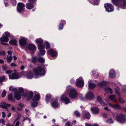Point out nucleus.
Wrapping results in <instances>:
<instances>
[{
  "mask_svg": "<svg viewBox=\"0 0 126 126\" xmlns=\"http://www.w3.org/2000/svg\"><path fill=\"white\" fill-rule=\"evenodd\" d=\"M112 3L115 6L123 8L126 6V0H111Z\"/></svg>",
  "mask_w": 126,
  "mask_h": 126,
  "instance_id": "nucleus-1",
  "label": "nucleus"
},
{
  "mask_svg": "<svg viewBox=\"0 0 126 126\" xmlns=\"http://www.w3.org/2000/svg\"><path fill=\"white\" fill-rule=\"evenodd\" d=\"M33 72L36 76L39 75H44L46 71L44 68L41 66H38L36 68H34L33 69Z\"/></svg>",
  "mask_w": 126,
  "mask_h": 126,
  "instance_id": "nucleus-2",
  "label": "nucleus"
},
{
  "mask_svg": "<svg viewBox=\"0 0 126 126\" xmlns=\"http://www.w3.org/2000/svg\"><path fill=\"white\" fill-rule=\"evenodd\" d=\"M25 6V4L21 2H19L17 4V12L20 13H21L22 12H24V7Z\"/></svg>",
  "mask_w": 126,
  "mask_h": 126,
  "instance_id": "nucleus-3",
  "label": "nucleus"
},
{
  "mask_svg": "<svg viewBox=\"0 0 126 126\" xmlns=\"http://www.w3.org/2000/svg\"><path fill=\"white\" fill-rule=\"evenodd\" d=\"M70 98L73 99L76 98L78 96V93L75 89H71L69 94Z\"/></svg>",
  "mask_w": 126,
  "mask_h": 126,
  "instance_id": "nucleus-4",
  "label": "nucleus"
},
{
  "mask_svg": "<svg viewBox=\"0 0 126 126\" xmlns=\"http://www.w3.org/2000/svg\"><path fill=\"white\" fill-rule=\"evenodd\" d=\"M104 7L106 11L108 12H113L114 10V8L111 4L107 3L104 5Z\"/></svg>",
  "mask_w": 126,
  "mask_h": 126,
  "instance_id": "nucleus-5",
  "label": "nucleus"
},
{
  "mask_svg": "<svg viewBox=\"0 0 126 126\" xmlns=\"http://www.w3.org/2000/svg\"><path fill=\"white\" fill-rule=\"evenodd\" d=\"M117 121L120 123H124L126 120V116L124 114H120L116 117Z\"/></svg>",
  "mask_w": 126,
  "mask_h": 126,
  "instance_id": "nucleus-6",
  "label": "nucleus"
},
{
  "mask_svg": "<svg viewBox=\"0 0 126 126\" xmlns=\"http://www.w3.org/2000/svg\"><path fill=\"white\" fill-rule=\"evenodd\" d=\"M82 79V78L81 77H80L79 79H77L76 85L78 87L81 88L84 86V82Z\"/></svg>",
  "mask_w": 126,
  "mask_h": 126,
  "instance_id": "nucleus-7",
  "label": "nucleus"
},
{
  "mask_svg": "<svg viewBox=\"0 0 126 126\" xmlns=\"http://www.w3.org/2000/svg\"><path fill=\"white\" fill-rule=\"evenodd\" d=\"M85 97L87 100H92L94 98L93 93L91 91L88 92L85 96Z\"/></svg>",
  "mask_w": 126,
  "mask_h": 126,
  "instance_id": "nucleus-8",
  "label": "nucleus"
},
{
  "mask_svg": "<svg viewBox=\"0 0 126 126\" xmlns=\"http://www.w3.org/2000/svg\"><path fill=\"white\" fill-rule=\"evenodd\" d=\"M26 48L30 50L34 51L36 49V47L35 45L33 44H29L26 46Z\"/></svg>",
  "mask_w": 126,
  "mask_h": 126,
  "instance_id": "nucleus-9",
  "label": "nucleus"
},
{
  "mask_svg": "<svg viewBox=\"0 0 126 126\" xmlns=\"http://www.w3.org/2000/svg\"><path fill=\"white\" fill-rule=\"evenodd\" d=\"M47 53L53 57H55L57 55V53L52 49H50L47 51Z\"/></svg>",
  "mask_w": 126,
  "mask_h": 126,
  "instance_id": "nucleus-10",
  "label": "nucleus"
},
{
  "mask_svg": "<svg viewBox=\"0 0 126 126\" xmlns=\"http://www.w3.org/2000/svg\"><path fill=\"white\" fill-rule=\"evenodd\" d=\"M61 100L64 102L66 104H68L70 102V99L65 95L63 94L61 97Z\"/></svg>",
  "mask_w": 126,
  "mask_h": 126,
  "instance_id": "nucleus-11",
  "label": "nucleus"
},
{
  "mask_svg": "<svg viewBox=\"0 0 126 126\" xmlns=\"http://www.w3.org/2000/svg\"><path fill=\"white\" fill-rule=\"evenodd\" d=\"M109 105L113 109H116L120 110H122V107H121L118 104H114L110 103Z\"/></svg>",
  "mask_w": 126,
  "mask_h": 126,
  "instance_id": "nucleus-12",
  "label": "nucleus"
},
{
  "mask_svg": "<svg viewBox=\"0 0 126 126\" xmlns=\"http://www.w3.org/2000/svg\"><path fill=\"white\" fill-rule=\"evenodd\" d=\"M9 79H17L19 78L18 74L15 73H14L11 75H9Z\"/></svg>",
  "mask_w": 126,
  "mask_h": 126,
  "instance_id": "nucleus-13",
  "label": "nucleus"
},
{
  "mask_svg": "<svg viewBox=\"0 0 126 126\" xmlns=\"http://www.w3.org/2000/svg\"><path fill=\"white\" fill-rule=\"evenodd\" d=\"M19 45L23 46L26 45L27 44V41L24 38H21L19 40Z\"/></svg>",
  "mask_w": 126,
  "mask_h": 126,
  "instance_id": "nucleus-14",
  "label": "nucleus"
},
{
  "mask_svg": "<svg viewBox=\"0 0 126 126\" xmlns=\"http://www.w3.org/2000/svg\"><path fill=\"white\" fill-rule=\"evenodd\" d=\"M91 110L94 114H96L99 112V109L96 107H91Z\"/></svg>",
  "mask_w": 126,
  "mask_h": 126,
  "instance_id": "nucleus-15",
  "label": "nucleus"
},
{
  "mask_svg": "<svg viewBox=\"0 0 126 126\" xmlns=\"http://www.w3.org/2000/svg\"><path fill=\"white\" fill-rule=\"evenodd\" d=\"M21 94L18 92L15 93L14 94V97L16 100H19L21 98Z\"/></svg>",
  "mask_w": 126,
  "mask_h": 126,
  "instance_id": "nucleus-16",
  "label": "nucleus"
},
{
  "mask_svg": "<svg viewBox=\"0 0 126 126\" xmlns=\"http://www.w3.org/2000/svg\"><path fill=\"white\" fill-rule=\"evenodd\" d=\"M32 3L29 2L26 3V8L28 10H31L34 7V5Z\"/></svg>",
  "mask_w": 126,
  "mask_h": 126,
  "instance_id": "nucleus-17",
  "label": "nucleus"
},
{
  "mask_svg": "<svg viewBox=\"0 0 126 126\" xmlns=\"http://www.w3.org/2000/svg\"><path fill=\"white\" fill-rule=\"evenodd\" d=\"M34 94V93L32 91H30L29 92V93H28V95L27 97V100H29L31 99H32L33 98V96Z\"/></svg>",
  "mask_w": 126,
  "mask_h": 126,
  "instance_id": "nucleus-18",
  "label": "nucleus"
},
{
  "mask_svg": "<svg viewBox=\"0 0 126 126\" xmlns=\"http://www.w3.org/2000/svg\"><path fill=\"white\" fill-rule=\"evenodd\" d=\"M0 40L1 42H7L9 40V39L7 37L4 36V34H3V36L0 39Z\"/></svg>",
  "mask_w": 126,
  "mask_h": 126,
  "instance_id": "nucleus-19",
  "label": "nucleus"
},
{
  "mask_svg": "<svg viewBox=\"0 0 126 126\" xmlns=\"http://www.w3.org/2000/svg\"><path fill=\"white\" fill-rule=\"evenodd\" d=\"M52 96L50 94H47L46 96V101L48 103L49 102L52 100Z\"/></svg>",
  "mask_w": 126,
  "mask_h": 126,
  "instance_id": "nucleus-20",
  "label": "nucleus"
},
{
  "mask_svg": "<svg viewBox=\"0 0 126 126\" xmlns=\"http://www.w3.org/2000/svg\"><path fill=\"white\" fill-rule=\"evenodd\" d=\"M3 104L5 105L6 106L1 105L0 104V108L2 109H8L7 107H9L11 106V105L9 103H4Z\"/></svg>",
  "mask_w": 126,
  "mask_h": 126,
  "instance_id": "nucleus-21",
  "label": "nucleus"
},
{
  "mask_svg": "<svg viewBox=\"0 0 126 126\" xmlns=\"http://www.w3.org/2000/svg\"><path fill=\"white\" fill-rule=\"evenodd\" d=\"M8 100L9 101L13 102H14L15 101V100L13 97V94L12 93L8 95Z\"/></svg>",
  "mask_w": 126,
  "mask_h": 126,
  "instance_id": "nucleus-22",
  "label": "nucleus"
},
{
  "mask_svg": "<svg viewBox=\"0 0 126 126\" xmlns=\"http://www.w3.org/2000/svg\"><path fill=\"white\" fill-rule=\"evenodd\" d=\"M51 105L53 108H56L58 107L59 104L57 101H54L52 103Z\"/></svg>",
  "mask_w": 126,
  "mask_h": 126,
  "instance_id": "nucleus-23",
  "label": "nucleus"
},
{
  "mask_svg": "<svg viewBox=\"0 0 126 126\" xmlns=\"http://www.w3.org/2000/svg\"><path fill=\"white\" fill-rule=\"evenodd\" d=\"M40 98V95L39 94H35L33 97L32 100L33 101H36Z\"/></svg>",
  "mask_w": 126,
  "mask_h": 126,
  "instance_id": "nucleus-24",
  "label": "nucleus"
},
{
  "mask_svg": "<svg viewBox=\"0 0 126 126\" xmlns=\"http://www.w3.org/2000/svg\"><path fill=\"white\" fill-rule=\"evenodd\" d=\"M109 77L111 78H113L115 77V72L113 70H111L109 72Z\"/></svg>",
  "mask_w": 126,
  "mask_h": 126,
  "instance_id": "nucleus-25",
  "label": "nucleus"
},
{
  "mask_svg": "<svg viewBox=\"0 0 126 126\" xmlns=\"http://www.w3.org/2000/svg\"><path fill=\"white\" fill-rule=\"evenodd\" d=\"M9 43L14 45L17 46V42L15 39H11L9 41Z\"/></svg>",
  "mask_w": 126,
  "mask_h": 126,
  "instance_id": "nucleus-26",
  "label": "nucleus"
},
{
  "mask_svg": "<svg viewBox=\"0 0 126 126\" xmlns=\"http://www.w3.org/2000/svg\"><path fill=\"white\" fill-rule=\"evenodd\" d=\"M43 39L40 38H37L35 40V42L36 44H43Z\"/></svg>",
  "mask_w": 126,
  "mask_h": 126,
  "instance_id": "nucleus-27",
  "label": "nucleus"
},
{
  "mask_svg": "<svg viewBox=\"0 0 126 126\" xmlns=\"http://www.w3.org/2000/svg\"><path fill=\"white\" fill-rule=\"evenodd\" d=\"M27 78L29 79H32L33 77V73L32 72H29L26 75Z\"/></svg>",
  "mask_w": 126,
  "mask_h": 126,
  "instance_id": "nucleus-28",
  "label": "nucleus"
},
{
  "mask_svg": "<svg viewBox=\"0 0 126 126\" xmlns=\"http://www.w3.org/2000/svg\"><path fill=\"white\" fill-rule=\"evenodd\" d=\"M83 116L84 118L87 119L90 118L91 117V115L90 113L89 112H86L83 115Z\"/></svg>",
  "mask_w": 126,
  "mask_h": 126,
  "instance_id": "nucleus-29",
  "label": "nucleus"
},
{
  "mask_svg": "<svg viewBox=\"0 0 126 126\" xmlns=\"http://www.w3.org/2000/svg\"><path fill=\"white\" fill-rule=\"evenodd\" d=\"M38 61L39 63H43L45 62V59L43 57H39L38 58Z\"/></svg>",
  "mask_w": 126,
  "mask_h": 126,
  "instance_id": "nucleus-30",
  "label": "nucleus"
},
{
  "mask_svg": "<svg viewBox=\"0 0 126 126\" xmlns=\"http://www.w3.org/2000/svg\"><path fill=\"white\" fill-rule=\"evenodd\" d=\"M89 88L92 89L95 87L96 85L94 83L91 82L89 83Z\"/></svg>",
  "mask_w": 126,
  "mask_h": 126,
  "instance_id": "nucleus-31",
  "label": "nucleus"
},
{
  "mask_svg": "<svg viewBox=\"0 0 126 126\" xmlns=\"http://www.w3.org/2000/svg\"><path fill=\"white\" fill-rule=\"evenodd\" d=\"M97 101L100 104H102L103 103V102L102 100V97L99 96H97Z\"/></svg>",
  "mask_w": 126,
  "mask_h": 126,
  "instance_id": "nucleus-32",
  "label": "nucleus"
},
{
  "mask_svg": "<svg viewBox=\"0 0 126 126\" xmlns=\"http://www.w3.org/2000/svg\"><path fill=\"white\" fill-rule=\"evenodd\" d=\"M44 45L46 46V49H48L50 48V45L48 42L46 41L44 43Z\"/></svg>",
  "mask_w": 126,
  "mask_h": 126,
  "instance_id": "nucleus-33",
  "label": "nucleus"
},
{
  "mask_svg": "<svg viewBox=\"0 0 126 126\" xmlns=\"http://www.w3.org/2000/svg\"><path fill=\"white\" fill-rule=\"evenodd\" d=\"M37 46L38 49L39 50L43 49L45 48L44 45L42 44H38Z\"/></svg>",
  "mask_w": 126,
  "mask_h": 126,
  "instance_id": "nucleus-34",
  "label": "nucleus"
},
{
  "mask_svg": "<svg viewBox=\"0 0 126 126\" xmlns=\"http://www.w3.org/2000/svg\"><path fill=\"white\" fill-rule=\"evenodd\" d=\"M9 91H11L12 92H14L15 94V93L17 92H16L17 90L16 88H13V87L12 86H10V87L9 88Z\"/></svg>",
  "mask_w": 126,
  "mask_h": 126,
  "instance_id": "nucleus-35",
  "label": "nucleus"
},
{
  "mask_svg": "<svg viewBox=\"0 0 126 126\" xmlns=\"http://www.w3.org/2000/svg\"><path fill=\"white\" fill-rule=\"evenodd\" d=\"M38 103L37 102H34L32 103L31 104L32 107L33 108H35L37 107Z\"/></svg>",
  "mask_w": 126,
  "mask_h": 126,
  "instance_id": "nucleus-36",
  "label": "nucleus"
},
{
  "mask_svg": "<svg viewBox=\"0 0 126 126\" xmlns=\"http://www.w3.org/2000/svg\"><path fill=\"white\" fill-rule=\"evenodd\" d=\"M5 79V77L4 75H2L1 77H0V83H2Z\"/></svg>",
  "mask_w": 126,
  "mask_h": 126,
  "instance_id": "nucleus-37",
  "label": "nucleus"
},
{
  "mask_svg": "<svg viewBox=\"0 0 126 126\" xmlns=\"http://www.w3.org/2000/svg\"><path fill=\"white\" fill-rule=\"evenodd\" d=\"M118 99L119 100V101L122 104H123L125 103V101L124 99V98L122 97H119L118 98Z\"/></svg>",
  "mask_w": 126,
  "mask_h": 126,
  "instance_id": "nucleus-38",
  "label": "nucleus"
},
{
  "mask_svg": "<svg viewBox=\"0 0 126 126\" xmlns=\"http://www.w3.org/2000/svg\"><path fill=\"white\" fill-rule=\"evenodd\" d=\"M99 1L100 0H93L92 1V3H90L93 4L97 5Z\"/></svg>",
  "mask_w": 126,
  "mask_h": 126,
  "instance_id": "nucleus-39",
  "label": "nucleus"
},
{
  "mask_svg": "<svg viewBox=\"0 0 126 126\" xmlns=\"http://www.w3.org/2000/svg\"><path fill=\"white\" fill-rule=\"evenodd\" d=\"M12 55H10V57H7V62L9 63L12 60Z\"/></svg>",
  "mask_w": 126,
  "mask_h": 126,
  "instance_id": "nucleus-40",
  "label": "nucleus"
},
{
  "mask_svg": "<svg viewBox=\"0 0 126 126\" xmlns=\"http://www.w3.org/2000/svg\"><path fill=\"white\" fill-rule=\"evenodd\" d=\"M37 61H38V58L36 57H33L32 58V62L33 63H35L37 62Z\"/></svg>",
  "mask_w": 126,
  "mask_h": 126,
  "instance_id": "nucleus-41",
  "label": "nucleus"
},
{
  "mask_svg": "<svg viewBox=\"0 0 126 126\" xmlns=\"http://www.w3.org/2000/svg\"><path fill=\"white\" fill-rule=\"evenodd\" d=\"M74 113L76 116L77 117H79L80 116V114L79 113L78 111L76 110L74 112Z\"/></svg>",
  "mask_w": 126,
  "mask_h": 126,
  "instance_id": "nucleus-42",
  "label": "nucleus"
},
{
  "mask_svg": "<svg viewBox=\"0 0 126 126\" xmlns=\"http://www.w3.org/2000/svg\"><path fill=\"white\" fill-rule=\"evenodd\" d=\"M6 94V91L5 90H3L2 93L1 94V96L3 97H5Z\"/></svg>",
  "mask_w": 126,
  "mask_h": 126,
  "instance_id": "nucleus-43",
  "label": "nucleus"
},
{
  "mask_svg": "<svg viewBox=\"0 0 126 126\" xmlns=\"http://www.w3.org/2000/svg\"><path fill=\"white\" fill-rule=\"evenodd\" d=\"M63 24L60 23L59 25V29L60 30H62L63 29Z\"/></svg>",
  "mask_w": 126,
  "mask_h": 126,
  "instance_id": "nucleus-44",
  "label": "nucleus"
},
{
  "mask_svg": "<svg viewBox=\"0 0 126 126\" xmlns=\"http://www.w3.org/2000/svg\"><path fill=\"white\" fill-rule=\"evenodd\" d=\"M116 96L115 95H110L109 97V98L111 100H113L115 99Z\"/></svg>",
  "mask_w": 126,
  "mask_h": 126,
  "instance_id": "nucleus-45",
  "label": "nucleus"
},
{
  "mask_svg": "<svg viewBox=\"0 0 126 126\" xmlns=\"http://www.w3.org/2000/svg\"><path fill=\"white\" fill-rule=\"evenodd\" d=\"M39 52L40 53V54L41 55H44L46 52V51L45 50H39Z\"/></svg>",
  "mask_w": 126,
  "mask_h": 126,
  "instance_id": "nucleus-46",
  "label": "nucleus"
},
{
  "mask_svg": "<svg viewBox=\"0 0 126 126\" xmlns=\"http://www.w3.org/2000/svg\"><path fill=\"white\" fill-rule=\"evenodd\" d=\"M106 121L107 123L110 124H112L113 122V120L111 119H108Z\"/></svg>",
  "mask_w": 126,
  "mask_h": 126,
  "instance_id": "nucleus-47",
  "label": "nucleus"
},
{
  "mask_svg": "<svg viewBox=\"0 0 126 126\" xmlns=\"http://www.w3.org/2000/svg\"><path fill=\"white\" fill-rule=\"evenodd\" d=\"M115 91V93L117 94L118 96H120V92L119 91V90H117L116 88H115L114 89Z\"/></svg>",
  "mask_w": 126,
  "mask_h": 126,
  "instance_id": "nucleus-48",
  "label": "nucleus"
},
{
  "mask_svg": "<svg viewBox=\"0 0 126 126\" xmlns=\"http://www.w3.org/2000/svg\"><path fill=\"white\" fill-rule=\"evenodd\" d=\"M5 36H6L7 37H9L10 36V33L8 32H4Z\"/></svg>",
  "mask_w": 126,
  "mask_h": 126,
  "instance_id": "nucleus-49",
  "label": "nucleus"
},
{
  "mask_svg": "<svg viewBox=\"0 0 126 126\" xmlns=\"http://www.w3.org/2000/svg\"><path fill=\"white\" fill-rule=\"evenodd\" d=\"M37 0H28L29 2H31L32 3V4H35L37 1Z\"/></svg>",
  "mask_w": 126,
  "mask_h": 126,
  "instance_id": "nucleus-50",
  "label": "nucleus"
},
{
  "mask_svg": "<svg viewBox=\"0 0 126 126\" xmlns=\"http://www.w3.org/2000/svg\"><path fill=\"white\" fill-rule=\"evenodd\" d=\"M105 85V82L102 81L101 82L99 83L98 85L99 86L102 87L104 85Z\"/></svg>",
  "mask_w": 126,
  "mask_h": 126,
  "instance_id": "nucleus-51",
  "label": "nucleus"
},
{
  "mask_svg": "<svg viewBox=\"0 0 126 126\" xmlns=\"http://www.w3.org/2000/svg\"><path fill=\"white\" fill-rule=\"evenodd\" d=\"M12 5L14 6H15L16 4V2L15 0H12Z\"/></svg>",
  "mask_w": 126,
  "mask_h": 126,
  "instance_id": "nucleus-52",
  "label": "nucleus"
},
{
  "mask_svg": "<svg viewBox=\"0 0 126 126\" xmlns=\"http://www.w3.org/2000/svg\"><path fill=\"white\" fill-rule=\"evenodd\" d=\"M18 91L20 93H23L24 92V90L23 88H22L20 87L18 89Z\"/></svg>",
  "mask_w": 126,
  "mask_h": 126,
  "instance_id": "nucleus-53",
  "label": "nucleus"
},
{
  "mask_svg": "<svg viewBox=\"0 0 126 126\" xmlns=\"http://www.w3.org/2000/svg\"><path fill=\"white\" fill-rule=\"evenodd\" d=\"M107 90L109 91V92H110L111 94H112V89H111L110 87H108L107 88Z\"/></svg>",
  "mask_w": 126,
  "mask_h": 126,
  "instance_id": "nucleus-54",
  "label": "nucleus"
},
{
  "mask_svg": "<svg viewBox=\"0 0 126 126\" xmlns=\"http://www.w3.org/2000/svg\"><path fill=\"white\" fill-rule=\"evenodd\" d=\"M5 54V52L4 51H1L0 52V55H4Z\"/></svg>",
  "mask_w": 126,
  "mask_h": 126,
  "instance_id": "nucleus-55",
  "label": "nucleus"
},
{
  "mask_svg": "<svg viewBox=\"0 0 126 126\" xmlns=\"http://www.w3.org/2000/svg\"><path fill=\"white\" fill-rule=\"evenodd\" d=\"M0 122H1L2 124L4 125H5V121L4 119H2L0 120Z\"/></svg>",
  "mask_w": 126,
  "mask_h": 126,
  "instance_id": "nucleus-56",
  "label": "nucleus"
},
{
  "mask_svg": "<svg viewBox=\"0 0 126 126\" xmlns=\"http://www.w3.org/2000/svg\"><path fill=\"white\" fill-rule=\"evenodd\" d=\"M10 66L11 67H16L17 66L16 64L13 63H12L10 64Z\"/></svg>",
  "mask_w": 126,
  "mask_h": 126,
  "instance_id": "nucleus-57",
  "label": "nucleus"
},
{
  "mask_svg": "<svg viewBox=\"0 0 126 126\" xmlns=\"http://www.w3.org/2000/svg\"><path fill=\"white\" fill-rule=\"evenodd\" d=\"M0 44L2 45H5V46H9V45L7 43H5L3 42H1Z\"/></svg>",
  "mask_w": 126,
  "mask_h": 126,
  "instance_id": "nucleus-58",
  "label": "nucleus"
},
{
  "mask_svg": "<svg viewBox=\"0 0 126 126\" xmlns=\"http://www.w3.org/2000/svg\"><path fill=\"white\" fill-rule=\"evenodd\" d=\"M22 95L24 97H27L28 95V93H23Z\"/></svg>",
  "mask_w": 126,
  "mask_h": 126,
  "instance_id": "nucleus-59",
  "label": "nucleus"
},
{
  "mask_svg": "<svg viewBox=\"0 0 126 126\" xmlns=\"http://www.w3.org/2000/svg\"><path fill=\"white\" fill-rule=\"evenodd\" d=\"M12 72V71L11 70H8L6 72V73L9 74L11 73Z\"/></svg>",
  "mask_w": 126,
  "mask_h": 126,
  "instance_id": "nucleus-60",
  "label": "nucleus"
},
{
  "mask_svg": "<svg viewBox=\"0 0 126 126\" xmlns=\"http://www.w3.org/2000/svg\"><path fill=\"white\" fill-rule=\"evenodd\" d=\"M2 117L3 118H4L6 116V114L4 112H2Z\"/></svg>",
  "mask_w": 126,
  "mask_h": 126,
  "instance_id": "nucleus-61",
  "label": "nucleus"
},
{
  "mask_svg": "<svg viewBox=\"0 0 126 126\" xmlns=\"http://www.w3.org/2000/svg\"><path fill=\"white\" fill-rule=\"evenodd\" d=\"M18 106L20 107H21V108H22L24 106V105L23 104L21 103H20L19 104Z\"/></svg>",
  "mask_w": 126,
  "mask_h": 126,
  "instance_id": "nucleus-62",
  "label": "nucleus"
},
{
  "mask_svg": "<svg viewBox=\"0 0 126 126\" xmlns=\"http://www.w3.org/2000/svg\"><path fill=\"white\" fill-rule=\"evenodd\" d=\"M61 23H62L63 24V25H64V24H65L66 22L65 20H62L61 21Z\"/></svg>",
  "mask_w": 126,
  "mask_h": 126,
  "instance_id": "nucleus-63",
  "label": "nucleus"
},
{
  "mask_svg": "<svg viewBox=\"0 0 126 126\" xmlns=\"http://www.w3.org/2000/svg\"><path fill=\"white\" fill-rule=\"evenodd\" d=\"M65 126H70V123L69 122H67L65 123Z\"/></svg>",
  "mask_w": 126,
  "mask_h": 126,
  "instance_id": "nucleus-64",
  "label": "nucleus"
}]
</instances>
